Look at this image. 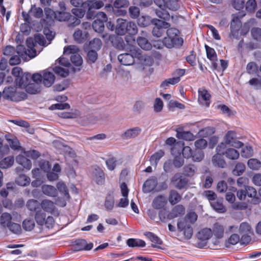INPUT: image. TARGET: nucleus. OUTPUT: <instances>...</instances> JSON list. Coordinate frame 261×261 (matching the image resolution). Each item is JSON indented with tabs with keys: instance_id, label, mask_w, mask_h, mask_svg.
Segmentation results:
<instances>
[{
	"instance_id": "obj_1",
	"label": "nucleus",
	"mask_w": 261,
	"mask_h": 261,
	"mask_svg": "<svg viewBox=\"0 0 261 261\" xmlns=\"http://www.w3.org/2000/svg\"><path fill=\"white\" fill-rule=\"evenodd\" d=\"M179 31L174 28H169L166 31L167 36L163 38L165 46L168 48H179L184 43L183 38L179 36Z\"/></svg>"
},
{
	"instance_id": "obj_2",
	"label": "nucleus",
	"mask_w": 261,
	"mask_h": 261,
	"mask_svg": "<svg viewBox=\"0 0 261 261\" xmlns=\"http://www.w3.org/2000/svg\"><path fill=\"white\" fill-rule=\"evenodd\" d=\"M33 81L37 83L43 84L46 87H51L55 82V76L48 69L41 71L32 75Z\"/></svg>"
},
{
	"instance_id": "obj_3",
	"label": "nucleus",
	"mask_w": 261,
	"mask_h": 261,
	"mask_svg": "<svg viewBox=\"0 0 261 261\" xmlns=\"http://www.w3.org/2000/svg\"><path fill=\"white\" fill-rule=\"evenodd\" d=\"M3 97L11 101H20L26 99L27 94L23 91L18 90L16 87H8L4 88Z\"/></svg>"
},
{
	"instance_id": "obj_4",
	"label": "nucleus",
	"mask_w": 261,
	"mask_h": 261,
	"mask_svg": "<svg viewBox=\"0 0 261 261\" xmlns=\"http://www.w3.org/2000/svg\"><path fill=\"white\" fill-rule=\"evenodd\" d=\"M79 48L76 45H68L64 49V54L69 55L71 54L70 60L75 66H81L83 63V59L79 54Z\"/></svg>"
},
{
	"instance_id": "obj_5",
	"label": "nucleus",
	"mask_w": 261,
	"mask_h": 261,
	"mask_svg": "<svg viewBox=\"0 0 261 261\" xmlns=\"http://www.w3.org/2000/svg\"><path fill=\"white\" fill-rule=\"evenodd\" d=\"M154 27H153L152 33L153 36L161 37L165 33V30L168 29L170 27V23L158 19L153 20Z\"/></svg>"
},
{
	"instance_id": "obj_6",
	"label": "nucleus",
	"mask_w": 261,
	"mask_h": 261,
	"mask_svg": "<svg viewBox=\"0 0 261 261\" xmlns=\"http://www.w3.org/2000/svg\"><path fill=\"white\" fill-rule=\"evenodd\" d=\"M183 144H180L179 143L175 144L171 148V153L174 155L176 154H180L182 151L184 158L186 159H189L192 156L193 151L189 146H185L182 147Z\"/></svg>"
},
{
	"instance_id": "obj_7",
	"label": "nucleus",
	"mask_w": 261,
	"mask_h": 261,
	"mask_svg": "<svg viewBox=\"0 0 261 261\" xmlns=\"http://www.w3.org/2000/svg\"><path fill=\"white\" fill-rule=\"evenodd\" d=\"M224 140L227 145L234 148H240L244 145L243 143L237 140V134L234 131H228L224 136Z\"/></svg>"
},
{
	"instance_id": "obj_8",
	"label": "nucleus",
	"mask_w": 261,
	"mask_h": 261,
	"mask_svg": "<svg viewBox=\"0 0 261 261\" xmlns=\"http://www.w3.org/2000/svg\"><path fill=\"white\" fill-rule=\"evenodd\" d=\"M212 236V231L210 228H205L200 230L197 234V237L202 242L198 243V247L200 248L204 247L206 245V243L204 242L209 240Z\"/></svg>"
},
{
	"instance_id": "obj_9",
	"label": "nucleus",
	"mask_w": 261,
	"mask_h": 261,
	"mask_svg": "<svg viewBox=\"0 0 261 261\" xmlns=\"http://www.w3.org/2000/svg\"><path fill=\"white\" fill-rule=\"evenodd\" d=\"M240 12L233 15V18L230 23L231 34L235 36L238 34V31L241 27L240 18L244 16V14L241 15Z\"/></svg>"
},
{
	"instance_id": "obj_10",
	"label": "nucleus",
	"mask_w": 261,
	"mask_h": 261,
	"mask_svg": "<svg viewBox=\"0 0 261 261\" xmlns=\"http://www.w3.org/2000/svg\"><path fill=\"white\" fill-rule=\"evenodd\" d=\"M177 228L179 231H183L187 239H190L193 235V228L190 223L185 220H180L177 223Z\"/></svg>"
},
{
	"instance_id": "obj_11",
	"label": "nucleus",
	"mask_w": 261,
	"mask_h": 261,
	"mask_svg": "<svg viewBox=\"0 0 261 261\" xmlns=\"http://www.w3.org/2000/svg\"><path fill=\"white\" fill-rule=\"evenodd\" d=\"M171 180L174 186L179 190L185 188L187 186L188 181L186 178H183L179 173L175 174L172 177Z\"/></svg>"
},
{
	"instance_id": "obj_12",
	"label": "nucleus",
	"mask_w": 261,
	"mask_h": 261,
	"mask_svg": "<svg viewBox=\"0 0 261 261\" xmlns=\"http://www.w3.org/2000/svg\"><path fill=\"white\" fill-rule=\"evenodd\" d=\"M93 247V243H87L85 240L81 239L75 242V244L73 246V249L74 251H80L82 250L87 251L91 250Z\"/></svg>"
},
{
	"instance_id": "obj_13",
	"label": "nucleus",
	"mask_w": 261,
	"mask_h": 261,
	"mask_svg": "<svg viewBox=\"0 0 261 261\" xmlns=\"http://www.w3.org/2000/svg\"><path fill=\"white\" fill-rule=\"evenodd\" d=\"M33 81L32 75L30 73H24L21 76L15 79V83L17 86L24 88L27 85Z\"/></svg>"
},
{
	"instance_id": "obj_14",
	"label": "nucleus",
	"mask_w": 261,
	"mask_h": 261,
	"mask_svg": "<svg viewBox=\"0 0 261 261\" xmlns=\"http://www.w3.org/2000/svg\"><path fill=\"white\" fill-rule=\"evenodd\" d=\"M93 179L98 184L102 185L105 179L103 171L99 167L94 168L93 171Z\"/></svg>"
},
{
	"instance_id": "obj_15",
	"label": "nucleus",
	"mask_w": 261,
	"mask_h": 261,
	"mask_svg": "<svg viewBox=\"0 0 261 261\" xmlns=\"http://www.w3.org/2000/svg\"><path fill=\"white\" fill-rule=\"evenodd\" d=\"M158 184L157 178L155 177H152L147 179L143 184V190L145 193H149L153 191Z\"/></svg>"
},
{
	"instance_id": "obj_16",
	"label": "nucleus",
	"mask_w": 261,
	"mask_h": 261,
	"mask_svg": "<svg viewBox=\"0 0 261 261\" xmlns=\"http://www.w3.org/2000/svg\"><path fill=\"white\" fill-rule=\"evenodd\" d=\"M118 59L121 64L126 66L132 65L135 62L134 56L128 53L119 55Z\"/></svg>"
},
{
	"instance_id": "obj_17",
	"label": "nucleus",
	"mask_w": 261,
	"mask_h": 261,
	"mask_svg": "<svg viewBox=\"0 0 261 261\" xmlns=\"http://www.w3.org/2000/svg\"><path fill=\"white\" fill-rule=\"evenodd\" d=\"M127 22L123 19L119 18L117 20L116 32L119 35H123L126 33Z\"/></svg>"
},
{
	"instance_id": "obj_18",
	"label": "nucleus",
	"mask_w": 261,
	"mask_h": 261,
	"mask_svg": "<svg viewBox=\"0 0 261 261\" xmlns=\"http://www.w3.org/2000/svg\"><path fill=\"white\" fill-rule=\"evenodd\" d=\"M88 36V33L87 32H83L80 29L76 30L73 34L74 40L78 43H84L87 40Z\"/></svg>"
},
{
	"instance_id": "obj_19",
	"label": "nucleus",
	"mask_w": 261,
	"mask_h": 261,
	"mask_svg": "<svg viewBox=\"0 0 261 261\" xmlns=\"http://www.w3.org/2000/svg\"><path fill=\"white\" fill-rule=\"evenodd\" d=\"M167 203V198L164 195H159L152 202V206L155 209H162Z\"/></svg>"
},
{
	"instance_id": "obj_20",
	"label": "nucleus",
	"mask_w": 261,
	"mask_h": 261,
	"mask_svg": "<svg viewBox=\"0 0 261 261\" xmlns=\"http://www.w3.org/2000/svg\"><path fill=\"white\" fill-rule=\"evenodd\" d=\"M42 193L49 197H55L58 195L57 190L50 185H44L41 187Z\"/></svg>"
},
{
	"instance_id": "obj_21",
	"label": "nucleus",
	"mask_w": 261,
	"mask_h": 261,
	"mask_svg": "<svg viewBox=\"0 0 261 261\" xmlns=\"http://www.w3.org/2000/svg\"><path fill=\"white\" fill-rule=\"evenodd\" d=\"M211 205L214 210L219 213H224L226 208L223 204V199H217L211 202Z\"/></svg>"
},
{
	"instance_id": "obj_22",
	"label": "nucleus",
	"mask_w": 261,
	"mask_h": 261,
	"mask_svg": "<svg viewBox=\"0 0 261 261\" xmlns=\"http://www.w3.org/2000/svg\"><path fill=\"white\" fill-rule=\"evenodd\" d=\"M112 43L114 47L119 50L125 48V44L122 37L113 35L112 37Z\"/></svg>"
},
{
	"instance_id": "obj_23",
	"label": "nucleus",
	"mask_w": 261,
	"mask_h": 261,
	"mask_svg": "<svg viewBox=\"0 0 261 261\" xmlns=\"http://www.w3.org/2000/svg\"><path fill=\"white\" fill-rule=\"evenodd\" d=\"M16 162L21 165L23 168L30 170L32 167V162L23 155L19 154L16 158Z\"/></svg>"
},
{
	"instance_id": "obj_24",
	"label": "nucleus",
	"mask_w": 261,
	"mask_h": 261,
	"mask_svg": "<svg viewBox=\"0 0 261 261\" xmlns=\"http://www.w3.org/2000/svg\"><path fill=\"white\" fill-rule=\"evenodd\" d=\"M141 129L139 127L132 128L126 130L122 137L124 139H129L138 136L141 133Z\"/></svg>"
},
{
	"instance_id": "obj_25",
	"label": "nucleus",
	"mask_w": 261,
	"mask_h": 261,
	"mask_svg": "<svg viewBox=\"0 0 261 261\" xmlns=\"http://www.w3.org/2000/svg\"><path fill=\"white\" fill-rule=\"evenodd\" d=\"M33 83L29 82L24 88L26 92L30 94H36L40 92V83H37L32 81Z\"/></svg>"
},
{
	"instance_id": "obj_26",
	"label": "nucleus",
	"mask_w": 261,
	"mask_h": 261,
	"mask_svg": "<svg viewBox=\"0 0 261 261\" xmlns=\"http://www.w3.org/2000/svg\"><path fill=\"white\" fill-rule=\"evenodd\" d=\"M26 44L29 49V54L31 55V58L36 56V50L34 47L36 45L34 38L29 37L26 40Z\"/></svg>"
},
{
	"instance_id": "obj_27",
	"label": "nucleus",
	"mask_w": 261,
	"mask_h": 261,
	"mask_svg": "<svg viewBox=\"0 0 261 261\" xmlns=\"http://www.w3.org/2000/svg\"><path fill=\"white\" fill-rule=\"evenodd\" d=\"M224 155L229 160H236L239 159L240 153L234 148H228L225 150V152H224Z\"/></svg>"
},
{
	"instance_id": "obj_28",
	"label": "nucleus",
	"mask_w": 261,
	"mask_h": 261,
	"mask_svg": "<svg viewBox=\"0 0 261 261\" xmlns=\"http://www.w3.org/2000/svg\"><path fill=\"white\" fill-rule=\"evenodd\" d=\"M181 199V196L176 190H171L170 191L168 200L171 205H175Z\"/></svg>"
},
{
	"instance_id": "obj_29",
	"label": "nucleus",
	"mask_w": 261,
	"mask_h": 261,
	"mask_svg": "<svg viewBox=\"0 0 261 261\" xmlns=\"http://www.w3.org/2000/svg\"><path fill=\"white\" fill-rule=\"evenodd\" d=\"M212 162L215 166L222 168H224L226 165L225 160L222 157V154H215L212 158Z\"/></svg>"
},
{
	"instance_id": "obj_30",
	"label": "nucleus",
	"mask_w": 261,
	"mask_h": 261,
	"mask_svg": "<svg viewBox=\"0 0 261 261\" xmlns=\"http://www.w3.org/2000/svg\"><path fill=\"white\" fill-rule=\"evenodd\" d=\"M40 206L46 212H52L55 208L54 203L48 199H44L40 203Z\"/></svg>"
},
{
	"instance_id": "obj_31",
	"label": "nucleus",
	"mask_w": 261,
	"mask_h": 261,
	"mask_svg": "<svg viewBox=\"0 0 261 261\" xmlns=\"http://www.w3.org/2000/svg\"><path fill=\"white\" fill-rule=\"evenodd\" d=\"M126 244L129 247H144L145 246L146 243L142 240L130 238L126 241Z\"/></svg>"
},
{
	"instance_id": "obj_32",
	"label": "nucleus",
	"mask_w": 261,
	"mask_h": 261,
	"mask_svg": "<svg viewBox=\"0 0 261 261\" xmlns=\"http://www.w3.org/2000/svg\"><path fill=\"white\" fill-rule=\"evenodd\" d=\"M28 209L31 212H37L40 210V203L35 199H29L26 204Z\"/></svg>"
},
{
	"instance_id": "obj_33",
	"label": "nucleus",
	"mask_w": 261,
	"mask_h": 261,
	"mask_svg": "<svg viewBox=\"0 0 261 261\" xmlns=\"http://www.w3.org/2000/svg\"><path fill=\"white\" fill-rule=\"evenodd\" d=\"M12 220V216L8 213H3L0 217V223L2 227L6 228L10 224Z\"/></svg>"
},
{
	"instance_id": "obj_34",
	"label": "nucleus",
	"mask_w": 261,
	"mask_h": 261,
	"mask_svg": "<svg viewBox=\"0 0 261 261\" xmlns=\"http://www.w3.org/2000/svg\"><path fill=\"white\" fill-rule=\"evenodd\" d=\"M199 100L205 102V105L208 106L210 103L211 95L205 89L198 91Z\"/></svg>"
},
{
	"instance_id": "obj_35",
	"label": "nucleus",
	"mask_w": 261,
	"mask_h": 261,
	"mask_svg": "<svg viewBox=\"0 0 261 261\" xmlns=\"http://www.w3.org/2000/svg\"><path fill=\"white\" fill-rule=\"evenodd\" d=\"M53 71L61 77H66L69 75V71L67 67L56 66L53 68Z\"/></svg>"
},
{
	"instance_id": "obj_36",
	"label": "nucleus",
	"mask_w": 261,
	"mask_h": 261,
	"mask_svg": "<svg viewBox=\"0 0 261 261\" xmlns=\"http://www.w3.org/2000/svg\"><path fill=\"white\" fill-rule=\"evenodd\" d=\"M185 212V207L183 205L178 204L174 206L170 212V218H176L180 215L184 214Z\"/></svg>"
},
{
	"instance_id": "obj_37",
	"label": "nucleus",
	"mask_w": 261,
	"mask_h": 261,
	"mask_svg": "<svg viewBox=\"0 0 261 261\" xmlns=\"http://www.w3.org/2000/svg\"><path fill=\"white\" fill-rule=\"evenodd\" d=\"M14 162V159L13 156L6 157L0 161V168L2 169H8L13 165Z\"/></svg>"
},
{
	"instance_id": "obj_38",
	"label": "nucleus",
	"mask_w": 261,
	"mask_h": 261,
	"mask_svg": "<svg viewBox=\"0 0 261 261\" xmlns=\"http://www.w3.org/2000/svg\"><path fill=\"white\" fill-rule=\"evenodd\" d=\"M164 151L160 150L153 154L150 158V162L151 165L156 166L159 160L164 155Z\"/></svg>"
},
{
	"instance_id": "obj_39",
	"label": "nucleus",
	"mask_w": 261,
	"mask_h": 261,
	"mask_svg": "<svg viewBox=\"0 0 261 261\" xmlns=\"http://www.w3.org/2000/svg\"><path fill=\"white\" fill-rule=\"evenodd\" d=\"M145 235L151 242L154 244L152 245V247H156V245H161L162 244V241L161 239L153 233L151 232H147L145 233Z\"/></svg>"
},
{
	"instance_id": "obj_40",
	"label": "nucleus",
	"mask_w": 261,
	"mask_h": 261,
	"mask_svg": "<svg viewBox=\"0 0 261 261\" xmlns=\"http://www.w3.org/2000/svg\"><path fill=\"white\" fill-rule=\"evenodd\" d=\"M137 43L138 45L144 50H149L151 48L152 45L148 41V40L143 37H139L137 39Z\"/></svg>"
},
{
	"instance_id": "obj_41",
	"label": "nucleus",
	"mask_w": 261,
	"mask_h": 261,
	"mask_svg": "<svg viewBox=\"0 0 261 261\" xmlns=\"http://www.w3.org/2000/svg\"><path fill=\"white\" fill-rule=\"evenodd\" d=\"M207 58L212 62L217 61V57L215 49L207 45H205Z\"/></svg>"
},
{
	"instance_id": "obj_42",
	"label": "nucleus",
	"mask_w": 261,
	"mask_h": 261,
	"mask_svg": "<svg viewBox=\"0 0 261 261\" xmlns=\"http://www.w3.org/2000/svg\"><path fill=\"white\" fill-rule=\"evenodd\" d=\"M217 239H221L223 237L224 228L223 227L218 223L214 224L213 231L212 234Z\"/></svg>"
},
{
	"instance_id": "obj_43",
	"label": "nucleus",
	"mask_w": 261,
	"mask_h": 261,
	"mask_svg": "<svg viewBox=\"0 0 261 261\" xmlns=\"http://www.w3.org/2000/svg\"><path fill=\"white\" fill-rule=\"evenodd\" d=\"M46 214L42 210H39L36 212L35 219L38 225H43L44 224Z\"/></svg>"
},
{
	"instance_id": "obj_44",
	"label": "nucleus",
	"mask_w": 261,
	"mask_h": 261,
	"mask_svg": "<svg viewBox=\"0 0 261 261\" xmlns=\"http://www.w3.org/2000/svg\"><path fill=\"white\" fill-rule=\"evenodd\" d=\"M176 137L178 139L187 141H192L194 139V135L190 132H179L177 130Z\"/></svg>"
},
{
	"instance_id": "obj_45",
	"label": "nucleus",
	"mask_w": 261,
	"mask_h": 261,
	"mask_svg": "<svg viewBox=\"0 0 261 261\" xmlns=\"http://www.w3.org/2000/svg\"><path fill=\"white\" fill-rule=\"evenodd\" d=\"M15 181L19 186H26L30 183L31 180L29 177L24 174H21L16 178Z\"/></svg>"
},
{
	"instance_id": "obj_46",
	"label": "nucleus",
	"mask_w": 261,
	"mask_h": 261,
	"mask_svg": "<svg viewBox=\"0 0 261 261\" xmlns=\"http://www.w3.org/2000/svg\"><path fill=\"white\" fill-rule=\"evenodd\" d=\"M180 81L178 77L173 76L164 80L161 84V87L166 89L169 85H175Z\"/></svg>"
},
{
	"instance_id": "obj_47",
	"label": "nucleus",
	"mask_w": 261,
	"mask_h": 261,
	"mask_svg": "<svg viewBox=\"0 0 261 261\" xmlns=\"http://www.w3.org/2000/svg\"><path fill=\"white\" fill-rule=\"evenodd\" d=\"M71 17V14L69 12L56 11L55 19L59 21L68 20Z\"/></svg>"
},
{
	"instance_id": "obj_48",
	"label": "nucleus",
	"mask_w": 261,
	"mask_h": 261,
	"mask_svg": "<svg viewBox=\"0 0 261 261\" xmlns=\"http://www.w3.org/2000/svg\"><path fill=\"white\" fill-rule=\"evenodd\" d=\"M114 205V197L110 194H108L105 200V207L106 209L108 211H111Z\"/></svg>"
},
{
	"instance_id": "obj_49",
	"label": "nucleus",
	"mask_w": 261,
	"mask_h": 261,
	"mask_svg": "<svg viewBox=\"0 0 261 261\" xmlns=\"http://www.w3.org/2000/svg\"><path fill=\"white\" fill-rule=\"evenodd\" d=\"M248 167L252 170H257L261 167L260 162L256 159H250L248 162Z\"/></svg>"
},
{
	"instance_id": "obj_50",
	"label": "nucleus",
	"mask_w": 261,
	"mask_h": 261,
	"mask_svg": "<svg viewBox=\"0 0 261 261\" xmlns=\"http://www.w3.org/2000/svg\"><path fill=\"white\" fill-rule=\"evenodd\" d=\"M57 188L59 191L63 194L67 199H69L70 198L67 188L65 183L63 182H58L57 184Z\"/></svg>"
},
{
	"instance_id": "obj_51",
	"label": "nucleus",
	"mask_w": 261,
	"mask_h": 261,
	"mask_svg": "<svg viewBox=\"0 0 261 261\" xmlns=\"http://www.w3.org/2000/svg\"><path fill=\"white\" fill-rule=\"evenodd\" d=\"M245 169V165L243 163H238L232 170V173L234 175L240 176L244 173Z\"/></svg>"
},
{
	"instance_id": "obj_52",
	"label": "nucleus",
	"mask_w": 261,
	"mask_h": 261,
	"mask_svg": "<svg viewBox=\"0 0 261 261\" xmlns=\"http://www.w3.org/2000/svg\"><path fill=\"white\" fill-rule=\"evenodd\" d=\"M196 170V167L193 165H188L184 168V174L187 176H192L194 175Z\"/></svg>"
},
{
	"instance_id": "obj_53",
	"label": "nucleus",
	"mask_w": 261,
	"mask_h": 261,
	"mask_svg": "<svg viewBox=\"0 0 261 261\" xmlns=\"http://www.w3.org/2000/svg\"><path fill=\"white\" fill-rule=\"evenodd\" d=\"M155 14L158 17L164 20H168L170 17L169 13L165 10V8L155 10Z\"/></svg>"
},
{
	"instance_id": "obj_54",
	"label": "nucleus",
	"mask_w": 261,
	"mask_h": 261,
	"mask_svg": "<svg viewBox=\"0 0 261 261\" xmlns=\"http://www.w3.org/2000/svg\"><path fill=\"white\" fill-rule=\"evenodd\" d=\"M92 27L95 32L101 33L105 28L104 22L102 21H100L99 19H96L92 23Z\"/></svg>"
},
{
	"instance_id": "obj_55",
	"label": "nucleus",
	"mask_w": 261,
	"mask_h": 261,
	"mask_svg": "<svg viewBox=\"0 0 261 261\" xmlns=\"http://www.w3.org/2000/svg\"><path fill=\"white\" fill-rule=\"evenodd\" d=\"M138 32V27L137 24L133 22L129 21L127 22V32L126 33L129 34L130 35H135Z\"/></svg>"
},
{
	"instance_id": "obj_56",
	"label": "nucleus",
	"mask_w": 261,
	"mask_h": 261,
	"mask_svg": "<svg viewBox=\"0 0 261 261\" xmlns=\"http://www.w3.org/2000/svg\"><path fill=\"white\" fill-rule=\"evenodd\" d=\"M16 51L19 56L23 58L25 56H28L31 58V55L29 54V49H27L22 45H18L17 46L16 48Z\"/></svg>"
},
{
	"instance_id": "obj_57",
	"label": "nucleus",
	"mask_w": 261,
	"mask_h": 261,
	"mask_svg": "<svg viewBox=\"0 0 261 261\" xmlns=\"http://www.w3.org/2000/svg\"><path fill=\"white\" fill-rule=\"evenodd\" d=\"M69 85V81L64 80L61 83L57 84L53 87L54 91H62L67 89Z\"/></svg>"
},
{
	"instance_id": "obj_58",
	"label": "nucleus",
	"mask_w": 261,
	"mask_h": 261,
	"mask_svg": "<svg viewBox=\"0 0 261 261\" xmlns=\"http://www.w3.org/2000/svg\"><path fill=\"white\" fill-rule=\"evenodd\" d=\"M257 8V3L255 0H248L245 5V8L247 12L253 13Z\"/></svg>"
},
{
	"instance_id": "obj_59",
	"label": "nucleus",
	"mask_w": 261,
	"mask_h": 261,
	"mask_svg": "<svg viewBox=\"0 0 261 261\" xmlns=\"http://www.w3.org/2000/svg\"><path fill=\"white\" fill-rule=\"evenodd\" d=\"M239 232L243 233H251L252 230L250 225L246 222H243L240 224Z\"/></svg>"
},
{
	"instance_id": "obj_60",
	"label": "nucleus",
	"mask_w": 261,
	"mask_h": 261,
	"mask_svg": "<svg viewBox=\"0 0 261 261\" xmlns=\"http://www.w3.org/2000/svg\"><path fill=\"white\" fill-rule=\"evenodd\" d=\"M117 163V160L115 157H111L106 161V164L109 170L113 171L115 169Z\"/></svg>"
},
{
	"instance_id": "obj_61",
	"label": "nucleus",
	"mask_w": 261,
	"mask_h": 261,
	"mask_svg": "<svg viewBox=\"0 0 261 261\" xmlns=\"http://www.w3.org/2000/svg\"><path fill=\"white\" fill-rule=\"evenodd\" d=\"M35 226V222L32 219H25L23 221L22 227L27 231L32 230Z\"/></svg>"
},
{
	"instance_id": "obj_62",
	"label": "nucleus",
	"mask_w": 261,
	"mask_h": 261,
	"mask_svg": "<svg viewBox=\"0 0 261 261\" xmlns=\"http://www.w3.org/2000/svg\"><path fill=\"white\" fill-rule=\"evenodd\" d=\"M13 233L15 234H20L21 231V228L20 224L16 223H11L7 227Z\"/></svg>"
},
{
	"instance_id": "obj_63",
	"label": "nucleus",
	"mask_w": 261,
	"mask_h": 261,
	"mask_svg": "<svg viewBox=\"0 0 261 261\" xmlns=\"http://www.w3.org/2000/svg\"><path fill=\"white\" fill-rule=\"evenodd\" d=\"M150 19L148 16H141L138 19V23L140 26L145 27L149 25Z\"/></svg>"
},
{
	"instance_id": "obj_64",
	"label": "nucleus",
	"mask_w": 261,
	"mask_h": 261,
	"mask_svg": "<svg viewBox=\"0 0 261 261\" xmlns=\"http://www.w3.org/2000/svg\"><path fill=\"white\" fill-rule=\"evenodd\" d=\"M170 213L167 212L165 209H162L160 211L159 216L160 220L162 222H166L168 220L172 219L173 218H170Z\"/></svg>"
}]
</instances>
